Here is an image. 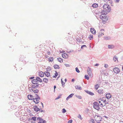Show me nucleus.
Returning a JSON list of instances; mask_svg holds the SVG:
<instances>
[{
	"label": "nucleus",
	"instance_id": "nucleus-1",
	"mask_svg": "<svg viewBox=\"0 0 123 123\" xmlns=\"http://www.w3.org/2000/svg\"><path fill=\"white\" fill-rule=\"evenodd\" d=\"M106 101L105 98H100L98 99V102L99 104L102 106H104L105 105Z\"/></svg>",
	"mask_w": 123,
	"mask_h": 123
},
{
	"label": "nucleus",
	"instance_id": "nucleus-2",
	"mask_svg": "<svg viewBox=\"0 0 123 123\" xmlns=\"http://www.w3.org/2000/svg\"><path fill=\"white\" fill-rule=\"evenodd\" d=\"M103 8L105 11L108 12L111 11V7L108 4H104L103 6Z\"/></svg>",
	"mask_w": 123,
	"mask_h": 123
},
{
	"label": "nucleus",
	"instance_id": "nucleus-3",
	"mask_svg": "<svg viewBox=\"0 0 123 123\" xmlns=\"http://www.w3.org/2000/svg\"><path fill=\"white\" fill-rule=\"evenodd\" d=\"M100 18L102 20L103 22H106L108 19V18L106 16L105 14H101L100 15Z\"/></svg>",
	"mask_w": 123,
	"mask_h": 123
},
{
	"label": "nucleus",
	"instance_id": "nucleus-4",
	"mask_svg": "<svg viewBox=\"0 0 123 123\" xmlns=\"http://www.w3.org/2000/svg\"><path fill=\"white\" fill-rule=\"evenodd\" d=\"M35 97H34L33 101L35 103L38 104L39 102V100L40 99V97L37 94H36L35 96H34Z\"/></svg>",
	"mask_w": 123,
	"mask_h": 123
},
{
	"label": "nucleus",
	"instance_id": "nucleus-5",
	"mask_svg": "<svg viewBox=\"0 0 123 123\" xmlns=\"http://www.w3.org/2000/svg\"><path fill=\"white\" fill-rule=\"evenodd\" d=\"M87 71L88 74L89 76L91 77H92V74L91 72V69L89 67H88L87 69Z\"/></svg>",
	"mask_w": 123,
	"mask_h": 123
},
{
	"label": "nucleus",
	"instance_id": "nucleus-6",
	"mask_svg": "<svg viewBox=\"0 0 123 123\" xmlns=\"http://www.w3.org/2000/svg\"><path fill=\"white\" fill-rule=\"evenodd\" d=\"M93 107L94 108L97 110H98L100 109L98 103L97 102L94 103Z\"/></svg>",
	"mask_w": 123,
	"mask_h": 123
},
{
	"label": "nucleus",
	"instance_id": "nucleus-7",
	"mask_svg": "<svg viewBox=\"0 0 123 123\" xmlns=\"http://www.w3.org/2000/svg\"><path fill=\"white\" fill-rule=\"evenodd\" d=\"M113 71L115 73L117 74L120 72L119 68H118L115 67L113 69Z\"/></svg>",
	"mask_w": 123,
	"mask_h": 123
},
{
	"label": "nucleus",
	"instance_id": "nucleus-8",
	"mask_svg": "<svg viewBox=\"0 0 123 123\" xmlns=\"http://www.w3.org/2000/svg\"><path fill=\"white\" fill-rule=\"evenodd\" d=\"M37 120L38 121V123H44V121L40 118H37Z\"/></svg>",
	"mask_w": 123,
	"mask_h": 123
},
{
	"label": "nucleus",
	"instance_id": "nucleus-9",
	"mask_svg": "<svg viewBox=\"0 0 123 123\" xmlns=\"http://www.w3.org/2000/svg\"><path fill=\"white\" fill-rule=\"evenodd\" d=\"M38 74L39 76L41 77H43L44 76V73H43L42 71H39L38 72Z\"/></svg>",
	"mask_w": 123,
	"mask_h": 123
},
{
	"label": "nucleus",
	"instance_id": "nucleus-10",
	"mask_svg": "<svg viewBox=\"0 0 123 123\" xmlns=\"http://www.w3.org/2000/svg\"><path fill=\"white\" fill-rule=\"evenodd\" d=\"M90 31L92 34H95L96 31L94 28H91L90 29Z\"/></svg>",
	"mask_w": 123,
	"mask_h": 123
},
{
	"label": "nucleus",
	"instance_id": "nucleus-11",
	"mask_svg": "<svg viewBox=\"0 0 123 123\" xmlns=\"http://www.w3.org/2000/svg\"><path fill=\"white\" fill-rule=\"evenodd\" d=\"M62 56L63 58H67L68 57V55L65 53L62 54Z\"/></svg>",
	"mask_w": 123,
	"mask_h": 123
},
{
	"label": "nucleus",
	"instance_id": "nucleus-12",
	"mask_svg": "<svg viewBox=\"0 0 123 123\" xmlns=\"http://www.w3.org/2000/svg\"><path fill=\"white\" fill-rule=\"evenodd\" d=\"M105 96L107 98L109 99L111 97L112 95L110 93H108L106 94Z\"/></svg>",
	"mask_w": 123,
	"mask_h": 123
},
{
	"label": "nucleus",
	"instance_id": "nucleus-13",
	"mask_svg": "<svg viewBox=\"0 0 123 123\" xmlns=\"http://www.w3.org/2000/svg\"><path fill=\"white\" fill-rule=\"evenodd\" d=\"M33 108L34 110L36 112H37L40 110L36 106H34L33 107Z\"/></svg>",
	"mask_w": 123,
	"mask_h": 123
},
{
	"label": "nucleus",
	"instance_id": "nucleus-14",
	"mask_svg": "<svg viewBox=\"0 0 123 123\" xmlns=\"http://www.w3.org/2000/svg\"><path fill=\"white\" fill-rule=\"evenodd\" d=\"M38 85H39L37 83L34 84L33 85H32V88H35L37 87L38 86Z\"/></svg>",
	"mask_w": 123,
	"mask_h": 123
},
{
	"label": "nucleus",
	"instance_id": "nucleus-15",
	"mask_svg": "<svg viewBox=\"0 0 123 123\" xmlns=\"http://www.w3.org/2000/svg\"><path fill=\"white\" fill-rule=\"evenodd\" d=\"M108 46L109 49H114L115 47V46L113 45H108Z\"/></svg>",
	"mask_w": 123,
	"mask_h": 123
},
{
	"label": "nucleus",
	"instance_id": "nucleus-16",
	"mask_svg": "<svg viewBox=\"0 0 123 123\" xmlns=\"http://www.w3.org/2000/svg\"><path fill=\"white\" fill-rule=\"evenodd\" d=\"M44 74L47 77L50 76V73L49 72H44Z\"/></svg>",
	"mask_w": 123,
	"mask_h": 123
},
{
	"label": "nucleus",
	"instance_id": "nucleus-17",
	"mask_svg": "<svg viewBox=\"0 0 123 123\" xmlns=\"http://www.w3.org/2000/svg\"><path fill=\"white\" fill-rule=\"evenodd\" d=\"M104 39L106 40H110L111 38V37L109 36H107L104 37Z\"/></svg>",
	"mask_w": 123,
	"mask_h": 123
},
{
	"label": "nucleus",
	"instance_id": "nucleus-18",
	"mask_svg": "<svg viewBox=\"0 0 123 123\" xmlns=\"http://www.w3.org/2000/svg\"><path fill=\"white\" fill-rule=\"evenodd\" d=\"M25 58V57L24 55H21L20 57V60L21 61H23L24 60Z\"/></svg>",
	"mask_w": 123,
	"mask_h": 123
},
{
	"label": "nucleus",
	"instance_id": "nucleus-19",
	"mask_svg": "<svg viewBox=\"0 0 123 123\" xmlns=\"http://www.w3.org/2000/svg\"><path fill=\"white\" fill-rule=\"evenodd\" d=\"M28 98L29 100L33 99L34 98L31 95H28Z\"/></svg>",
	"mask_w": 123,
	"mask_h": 123
},
{
	"label": "nucleus",
	"instance_id": "nucleus-20",
	"mask_svg": "<svg viewBox=\"0 0 123 123\" xmlns=\"http://www.w3.org/2000/svg\"><path fill=\"white\" fill-rule=\"evenodd\" d=\"M36 79L37 81H39L40 82H42V80L38 77H37L36 78Z\"/></svg>",
	"mask_w": 123,
	"mask_h": 123
},
{
	"label": "nucleus",
	"instance_id": "nucleus-21",
	"mask_svg": "<svg viewBox=\"0 0 123 123\" xmlns=\"http://www.w3.org/2000/svg\"><path fill=\"white\" fill-rule=\"evenodd\" d=\"M84 25L85 27H87L89 26V23L88 22H86L84 24Z\"/></svg>",
	"mask_w": 123,
	"mask_h": 123
},
{
	"label": "nucleus",
	"instance_id": "nucleus-22",
	"mask_svg": "<svg viewBox=\"0 0 123 123\" xmlns=\"http://www.w3.org/2000/svg\"><path fill=\"white\" fill-rule=\"evenodd\" d=\"M98 5L96 3H94L92 5V6L94 8H96L98 7Z\"/></svg>",
	"mask_w": 123,
	"mask_h": 123
},
{
	"label": "nucleus",
	"instance_id": "nucleus-23",
	"mask_svg": "<svg viewBox=\"0 0 123 123\" xmlns=\"http://www.w3.org/2000/svg\"><path fill=\"white\" fill-rule=\"evenodd\" d=\"M74 95V94L73 93H72V94H70L67 98V99H66L67 100H68V99L69 98L72 97Z\"/></svg>",
	"mask_w": 123,
	"mask_h": 123
},
{
	"label": "nucleus",
	"instance_id": "nucleus-24",
	"mask_svg": "<svg viewBox=\"0 0 123 123\" xmlns=\"http://www.w3.org/2000/svg\"><path fill=\"white\" fill-rule=\"evenodd\" d=\"M53 67L55 69H59L60 68V67L58 65H55L53 66Z\"/></svg>",
	"mask_w": 123,
	"mask_h": 123
},
{
	"label": "nucleus",
	"instance_id": "nucleus-25",
	"mask_svg": "<svg viewBox=\"0 0 123 123\" xmlns=\"http://www.w3.org/2000/svg\"><path fill=\"white\" fill-rule=\"evenodd\" d=\"M75 87L76 89H79L80 90H81L82 89L80 86H75Z\"/></svg>",
	"mask_w": 123,
	"mask_h": 123
},
{
	"label": "nucleus",
	"instance_id": "nucleus-26",
	"mask_svg": "<svg viewBox=\"0 0 123 123\" xmlns=\"http://www.w3.org/2000/svg\"><path fill=\"white\" fill-rule=\"evenodd\" d=\"M103 84L105 85L106 84V85H108L109 84V83L107 81L105 80V81H104L103 82Z\"/></svg>",
	"mask_w": 123,
	"mask_h": 123
},
{
	"label": "nucleus",
	"instance_id": "nucleus-27",
	"mask_svg": "<svg viewBox=\"0 0 123 123\" xmlns=\"http://www.w3.org/2000/svg\"><path fill=\"white\" fill-rule=\"evenodd\" d=\"M57 60L58 61L61 63H62L63 62L62 60L60 58H57Z\"/></svg>",
	"mask_w": 123,
	"mask_h": 123
},
{
	"label": "nucleus",
	"instance_id": "nucleus-28",
	"mask_svg": "<svg viewBox=\"0 0 123 123\" xmlns=\"http://www.w3.org/2000/svg\"><path fill=\"white\" fill-rule=\"evenodd\" d=\"M53 60V58L52 57H50L48 59V61L49 62H52Z\"/></svg>",
	"mask_w": 123,
	"mask_h": 123
},
{
	"label": "nucleus",
	"instance_id": "nucleus-29",
	"mask_svg": "<svg viewBox=\"0 0 123 123\" xmlns=\"http://www.w3.org/2000/svg\"><path fill=\"white\" fill-rule=\"evenodd\" d=\"M51 70V68L50 67H48V68H46V70L47 71V72H48L50 71Z\"/></svg>",
	"mask_w": 123,
	"mask_h": 123
},
{
	"label": "nucleus",
	"instance_id": "nucleus-30",
	"mask_svg": "<svg viewBox=\"0 0 123 123\" xmlns=\"http://www.w3.org/2000/svg\"><path fill=\"white\" fill-rule=\"evenodd\" d=\"M103 35H104V34L103 33L100 32H99V33L98 36V37H101Z\"/></svg>",
	"mask_w": 123,
	"mask_h": 123
},
{
	"label": "nucleus",
	"instance_id": "nucleus-31",
	"mask_svg": "<svg viewBox=\"0 0 123 123\" xmlns=\"http://www.w3.org/2000/svg\"><path fill=\"white\" fill-rule=\"evenodd\" d=\"M48 80L46 78H44L43 80V81L46 83H47L48 82Z\"/></svg>",
	"mask_w": 123,
	"mask_h": 123
},
{
	"label": "nucleus",
	"instance_id": "nucleus-32",
	"mask_svg": "<svg viewBox=\"0 0 123 123\" xmlns=\"http://www.w3.org/2000/svg\"><path fill=\"white\" fill-rule=\"evenodd\" d=\"M37 80L36 79V80L33 79L32 81V83L33 84L36 83L37 82Z\"/></svg>",
	"mask_w": 123,
	"mask_h": 123
},
{
	"label": "nucleus",
	"instance_id": "nucleus-33",
	"mask_svg": "<svg viewBox=\"0 0 123 123\" xmlns=\"http://www.w3.org/2000/svg\"><path fill=\"white\" fill-rule=\"evenodd\" d=\"M76 40L77 41V42H78L79 43H80L82 42L81 39V38H77L76 39Z\"/></svg>",
	"mask_w": 123,
	"mask_h": 123
},
{
	"label": "nucleus",
	"instance_id": "nucleus-34",
	"mask_svg": "<svg viewBox=\"0 0 123 123\" xmlns=\"http://www.w3.org/2000/svg\"><path fill=\"white\" fill-rule=\"evenodd\" d=\"M89 122L90 123H94L95 122L93 119H91L90 120Z\"/></svg>",
	"mask_w": 123,
	"mask_h": 123
},
{
	"label": "nucleus",
	"instance_id": "nucleus-35",
	"mask_svg": "<svg viewBox=\"0 0 123 123\" xmlns=\"http://www.w3.org/2000/svg\"><path fill=\"white\" fill-rule=\"evenodd\" d=\"M97 117L98 118L96 120L98 121H101V119L100 118V117L99 116H98Z\"/></svg>",
	"mask_w": 123,
	"mask_h": 123
},
{
	"label": "nucleus",
	"instance_id": "nucleus-36",
	"mask_svg": "<svg viewBox=\"0 0 123 123\" xmlns=\"http://www.w3.org/2000/svg\"><path fill=\"white\" fill-rule=\"evenodd\" d=\"M95 89L96 90H97L98 89V88L99 87L98 86V84L96 85L95 86Z\"/></svg>",
	"mask_w": 123,
	"mask_h": 123
},
{
	"label": "nucleus",
	"instance_id": "nucleus-37",
	"mask_svg": "<svg viewBox=\"0 0 123 123\" xmlns=\"http://www.w3.org/2000/svg\"><path fill=\"white\" fill-rule=\"evenodd\" d=\"M32 90L33 91V92H39V90L37 89H32Z\"/></svg>",
	"mask_w": 123,
	"mask_h": 123
},
{
	"label": "nucleus",
	"instance_id": "nucleus-38",
	"mask_svg": "<svg viewBox=\"0 0 123 123\" xmlns=\"http://www.w3.org/2000/svg\"><path fill=\"white\" fill-rule=\"evenodd\" d=\"M113 60L114 62H115L116 60H117V58L116 57V56L114 57Z\"/></svg>",
	"mask_w": 123,
	"mask_h": 123
},
{
	"label": "nucleus",
	"instance_id": "nucleus-39",
	"mask_svg": "<svg viewBox=\"0 0 123 123\" xmlns=\"http://www.w3.org/2000/svg\"><path fill=\"white\" fill-rule=\"evenodd\" d=\"M85 78L86 79H87V80H89V77L87 75H85Z\"/></svg>",
	"mask_w": 123,
	"mask_h": 123
},
{
	"label": "nucleus",
	"instance_id": "nucleus-40",
	"mask_svg": "<svg viewBox=\"0 0 123 123\" xmlns=\"http://www.w3.org/2000/svg\"><path fill=\"white\" fill-rule=\"evenodd\" d=\"M61 82L62 85L63 87L64 86H63L64 85H65V83L63 82V81H62V79H61Z\"/></svg>",
	"mask_w": 123,
	"mask_h": 123
},
{
	"label": "nucleus",
	"instance_id": "nucleus-41",
	"mask_svg": "<svg viewBox=\"0 0 123 123\" xmlns=\"http://www.w3.org/2000/svg\"><path fill=\"white\" fill-rule=\"evenodd\" d=\"M36 117H33L31 118V120L34 121H35L36 120Z\"/></svg>",
	"mask_w": 123,
	"mask_h": 123
},
{
	"label": "nucleus",
	"instance_id": "nucleus-42",
	"mask_svg": "<svg viewBox=\"0 0 123 123\" xmlns=\"http://www.w3.org/2000/svg\"><path fill=\"white\" fill-rule=\"evenodd\" d=\"M101 10V12L102 14H105V12H106L104 11V10Z\"/></svg>",
	"mask_w": 123,
	"mask_h": 123
},
{
	"label": "nucleus",
	"instance_id": "nucleus-43",
	"mask_svg": "<svg viewBox=\"0 0 123 123\" xmlns=\"http://www.w3.org/2000/svg\"><path fill=\"white\" fill-rule=\"evenodd\" d=\"M75 70L78 73H79L80 72V71L79 70L78 68L76 67L75 68Z\"/></svg>",
	"mask_w": 123,
	"mask_h": 123
},
{
	"label": "nucleus",
	"instance_id": "nucleus-44",
	"mask_svg": "<svg viewBox=\"0 0 123 123\" xmlns=\"http://www.w3.org/2000/svg\"><path fill=\"white\" fill-rule=\"evenodd\" d=\"M84 47L86 48V46L85 45H82L81 47V49H83V48H84Z\"/></svg>",
	"mask_w": 123,
	"mask_h": 123
},
{
	"label": "nucleus",
	"instance_id": "nucleus-45",
	"mask_svg": "<svg viewBox=\"0 0 123 123\" xmlns=\"http://www.w3.org/2000/svg\"><path fill=\"white\" fill-rule=\"evenodd\" d=\"M90 36L89 37V39L90 40H92L93 39V38L92 37V35L91 36V35H90Z\"/></svg>",
	"mask_w": 123,
	"mask_h": 123
},
{
	"label": "nucleus",
	"instance_id": "nucleus-46",
	"mask_svg": "<svg viewBox=\"0 0 123 123\" xmlns=\"http://www.w3.org/2000/svg\"><path fill=\"white\" fill-rule=\"evenodd\" d=\"M102 91L103 90L102 89H98V92H102Z\"/></svg>",
	"mask_w": 123,
	"mask_h": 123
},
{
	"label": "nucleus",
	"instance_id": "nucleus-47",
	"mask_svg": "<svg viewBox=\"0 0 123 123\" xmlns=\"http://www.w3.org/2000/svg\"><path fill=\"white\" fill-rule=\"evenodd\" d=\"M61 98V95H59V96H58L56 98H55V100H57V99H59V98Z\"/></svg>",
	"mask_w": 123,
	"mask_h": 123
},
{
	"label": "nucleus",
	"instance_id": "nucleus-48",
	"mask_svg": "<svg viewBox=\"0 0 123 123\" xmlns=\"http://www.w3.org/2000/svg\"><path fill=\"white\" fill-rule=\"evenodd\" d=\"M66 112V110L64 109H63L62 110V112L63 113Z\"/></svg>",
	"mask_w": 123,
	"mask_h": 123
},
{
	"label": "nucleus",
	"instance_id": "nucleus-49",
	"mask_svg": "<svg viewBox=\"0 0 123 123\" xmlns=\"http://www.w3.org/2000/svg\"><path fill=\"white\" fill-rule=\"evenodd\" d=\"M64 65L67 67H69L70 66V65L68 64H65Z\"/></svg>",
	"mask_w": 123,
	"mask_h": 123
},
{
	"label": "nucleus",
	"instance_id": "nucleus-50",
	"mask_svg": "<svg viewBox=\"0 0 123 123\" xmlns=\"http://www.w3.org/2000/svg\"><path fill=\"white\" fill-rule=\"evenodd\" d=\"M78 117V118L80 119L81 120L82 119V118L81 117V116L80 114L79 115Z\"/></svg>",
	"mask_w": 123,
	"mask_h": 123
},
{
	"label": "nucleus",
	"instance_id": "nucleus-51",
	"mask_svg": "<svg viewBox=\"0 0 123 123\" xmlns=\"http://www.w3.org/2000/svg\"><path fill=\"white\" fill-rule=\"evenodd\" d=\"M55 75H54V76H53V78H54V77H55V78H56V77H57V75H58V74H56V73H55Z\"/></svg>",
	"mask_w": 123,
	"mask_h": 123
},
{
	"label": "nucleus",
	"instance_id": "nucleus-52",
	"mask_svg": "<svg viewBox=\"0 0 123 123\" xmlns=\"http://www.w3.org/2000/svg\"><path fill=\"white\" fill-rule=\"evenodd\" d=\"M108 67V65L107 64H105L104 67L105 68H107Z\"/></svg>",
	"mask_w": 123,
	"mask_h": 123
},
{
	"label": "nucleus",
	"instance_id": "nucleus-53",
	"mask_svg": "<svg viewBox=\"0 0 123 123\" xmlns=\"http://www.w3.org/2000/svg\"><path fill=\"white\" fill-rule=\"evenodd\" d=\"M72 120H71L68 121V123H72Z\"/></svg>",
	"mask_w": 123,
	"mask_h": 123
},
{
	"label": "nucleus",
	"instance_id": "nucleus-54",
	"mask_svg": "<svg viewBox=\"0 0 123 123\" xmlns=\"http://www.w3.org/2000/svg\"><path fill=\"white\" fill-rule=\"evenodd\" d=\"M88 94L91 95H94L93 93H88Z\"/></svg>",
	"mask_w": 123,
	"mask_h": 123
},
{
	"label": "nucleus",
	"instance_id": "nucleus-55",
	"mask_svg": "<svg viewBox=\"0 0 123 123\" xmlns=\"http://www.w3.org/2000/svg\"><path fill=\"white\" fill-rule=\"evenodd\" d=\"M56 86H54V92H55V88H56Z\"/></svg>",
	"mask_w": 123,
	"mask_h": 123
},
{
	"label": "nucleus",
	"instance_id": "nucleus-56",
	"mask_svg": "<svg viewBox=\"0 0 123 123\" xmlns=\"http://www.w3.org/2000/svg\"><path fill=\"white\" fill-rule=\"evenodd\" d=\"M99 65V64L98 63H96L94 65L95 66H98Z\"/></svg>",
	"mask_w": 123,
	"mask_h": 123
},
{
	"label": "nucleus",
	"instance_id": "nucleus-57",
	"mask_svg": "<svg viewBox=\"0 0 123 123\" xmlns=\"http://www.w3.org/2000/svg\"><path fill=\"white\" fill-rule=\"evenodd\" d=\"M108 73H104V75L107 76L108 75Z\"/></svg>",
	"mask_w": 123,
	"mask_h": 123
},
{
	"label": "nucleus",
	"instance_id": "nucleus-58",
	"mask_svg": "<svg viewBox=\"0 0 123 123\" xmlns=\"http://www.w3.org/2000/svg\"><path fill=\"white\" fill-rule=\"evenodd\" d=\"M34 78V77H30V79H33Z\"/></svg>",
	"mask_w": 123,
	"mask_h": 123
},
{
	"label": "nucleus",
	"instance_id": "nucleus-59",
	"mask_svg": "<svg viewBox=\"0 0 123 123\" xmlns=\"http://www.w3.org/2000/svg\"><path fill=\"white\" fill-rule=\"evenodd\" d=\"M120 0H116V1L117 3H118L119 1Z\"/></svg>",
	"mask_w": 123,
	"mask_h": 123
},
{
	"label": "nucleus",
	"instance_id": "nucleus-60",
	"mask_svg": "<svg viewBox=\"0 0 123 123\" xmlns=\"http://www.w3.org/2000/svg\"><path fill=\"white\" fill-rule=\"evenodd\" d=\"M74 80H75V79H74L73 78L72 79L71 81H72V82H73L74 81Z\"/></svg>",
	"mask_w": 123,
	"mask_h": 123
},
{
	"label": "nucleus",
	"instance_id": "nucleus-61",
	"mask_svg": "<svg viewBox=\"0 0 123 123\" xmlns=\"http://www.w3.org/2000/svg\"><path fill=\"white\" fill-rule=\"evenodd\" d=\"M78 98H79L81 99L82 98V97L81 96H78Z\"/></svg>",
	"mask_w": 123,
	"mask_h": 123
},
{
	"label": "nucleus",
	"instance_id": "nucleus-62",
	"mask_svg": "<svg viewBox=\"0 0 123 123\" xmlns=\"http://www.w3.org/2000/svg\"><path fill=\"white\" fill-rule=\"evenodd\" d=\"M47 54L48 55H49L50 54V52L49 51L47 52Z\"/></svg>",
	"mask_w": 123,
	"mask_h": 123
},
{
	"label": "nucleus",
	"instance_id": "nucleus-63",
	"mask_svg": "<svg viewBox=\"0 0 123 123\" xmlns=\"http://www.w3.org/2000/svg\"><path fill=\"white\" fill-rule=\"evenodd\" d=\"M85 92H90V91H85Z\"/></svg>",
	"mask_w": 123,
	"mask_h": 123
},
{
	"label": "nucleus",
	"instance_id": "nucleus-64",
	"mask_svg": "<svg viewBox=\"0 0 123 123\" xmlns=\"http://www.w3.org/2000/svg\"><path fill=\"white\" fill-rule=\"evenodd\" d=\"M66 82L67 81V79H65L64 80Z\"/></svg>",
	"mask_w": 123,
	"mask_h": 123
}]
</instances>
